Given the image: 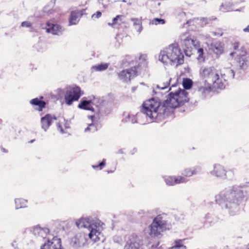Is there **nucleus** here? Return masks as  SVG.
<instances>
[{"mask_svg": "<svg viewBox=\"0 0 249 249\" xmlns=\"http://www.w3.org/2000/svg\"><path fill=\"white\" fill-rule=\"evenodd\" d=\"M226 73L221 71V78L218 72L213 67H202L199 71V76L206 83L212 84L213 87L219 89L225 88V84L222 81V79L226 81V74H231L234 76V73L232 70L225 69Z\"/></svg>", "mask_w": 249, "mask_h": 249, "instance_id": "obj_1", "label": "nucleus"}, {"mask_svg": "<svg viewBox=\"0 0 249 249\" xmlns=\"http://www.w3.org/2000/svg\"><path fill=\"white\" fill-rule=\"evenodd\" d=\"M159 57L163 64L177 66L183 63L184 56L178 45L173 43L161 51Z\"/></svg>", "mask_w": 249, "mask_h": 249, "instance_id": "obj_2", "label": "nucleus"}, {"mask_svg": "<svg viewBox=\"0 0 249 249\" xmlns=\"http://www.w3.org/2000/svg\"><path fill=\"white\" fill-rule=\"evenodd\" d=\"M243 196V191L239 187L233 186L231 188L228 189L222 192L216 197V201L219 204L226 203L227 207L228 203H236L238 198H241Z\"/></svg>", "mask_w": 249, "mask_h": 249, "instance_id": "obj_3", "label": "nucleus"}, {"mask_svg": "<svg viewBox=\"0 0 249 249\" xmlns=\"http://www.w3.org/2000/svg\"><path fill=\"white\" fill-rule=\"evenodd\" d=\"M188 92L184 89H179L175 93L171 92L164 102L163 106L167 108H176L188 101Z\"/></svg>", "mask_w": 249, "mask_h": 249, "instance_id": "obj_4", "label": "nucleus"}, {"mask_svg": "<svg viewBox=\"0 0 249 249\" xmlns=\"http://www.w3.org/2000/svg\"><path fill=\"white\" fill-rule=\"evenodd\" d=\"M149 234L152 237H158L161 232L169 229L167 227L166 221L160 215H158L153 219L152 223L149 226Z\"/></svg>", "mask_w": 249, "mask_h": 249, "instance_id": "obj_5", "label": "nucleus"}, {"mask_svg": "<svg viewBox=\"0 0 249 249\" xmlns=\"http://www.w3.org/2000/svg\"><path fill=\"white\" fill-rule=\"evenodd\" d=\"M160 102L151 99L143 103L142 111L150 119H156L160 113Z\"/></svg>", "mask_w": 249, "mask_h": 249, "instance_id": "obj_6", "label": "nucleus"}, {"mask_svg": "<svg viewBox=\"0 0 249 249\" xmlns=\"http://www.w3.org/2000/svg\"><path fill=\"white\" fill-rule=\"evenodd\" d=\"M103 225V223L101 221L97 220L94 225H93L92 228L89 230V237L93 242H96L101 239Z\"/></svg>", "mask_w": 249, "mask_h": 249, "instance_id": "obj_7", "label": "nucleus"}, {"mask_svg": "<svg viewBox=\"0 0 249 249\" xmlns=\"http://www.w3.org/2000/svg\"><path fill=\"white\" fill-rule=\"evenodd\" d=\"M81 95L80 88L76 86L70 88L65 96L66 103L71 105L73 101H77Z\"/></svg>", "mask_w": 249, "mask_h": 249, "instance_id": "obj_8", "label": "nucleus"}, {"mask_svg": "<svg viewBox=\"0 0 249 249\" xmlns=\"http://www.w3.org/2000/svg\"><path fill=\"white\" fill-rule=\"evenodd\" d=\"M180 39L182 46L190 51L192 50L193 47L196 49L198 45V42L187 33L182 35Z\"/></svg>", "mask_w": 249, "mask_h": 249, "instance_id": "obj_9", "label": "nucleus"}, {"mask_svg": "<svg viewBox=\"0 0 249 249\" xmlns=\"http://www.w3.org/2000/svg\"><path fill=\"white\" fill-rule=\"evenodd\" d=\"M124 249H142L141 241L136 235H131L124 246Z\"/></svg>", "mask_w": 249, "mask_h": 249, "instance_id": "obj_10", "label": "nucleus"}, {"mask_svg": "<svg viewBox=\"0 0 249 249\" xmlns=\"http://www.w3.org/2000/svg\"><path fill=\"white\" fill-rule=\"evenodd\" d=\"M137 71L135 67L127 70L122 71L118 74L120 80L124 82H127L130 80L131 78L135 76Z\"/></svg>", "mask_w": 249, "mask_h": 249, "instance_id": "obj_11", "label": "nucleus"}, {"mask_svg": "<svg viewBox=\"0 0 249 249\" xmlns=\"http://www.w3.org/2000/svg\"><path fill=\"white\" fill-rule=\"evenodd\" d=\"M96 220H91L89 218H82L76 222V225L78 228H85L89 230L94 225Z\"/></svg>", "mask_w": 249, "mask_h": 249, "instance_id": "obj_12", "label": "nucleus"}, {"mask_svg": "<svg viewBox=\"0 0 249 249\" xmlns=\"http://www.w3.org/2000/svg\"><path fill=\"white\" fill-rule=\"evenodd\" d=\"M41 249H62L60 239L53 238L52 241L45 243Z\"/></svg>", "mask_w": 249, "mask_h": 249, "instance_id": "obj_13", "label": "nucleus"}, {"mask_svg": "<svg viewBox=\"0 0 249 249\" xmlns=\"http://www.w3.org/2000/svg\"><path fill=\"white\" fill-rule=\"evenodd\" d=\"M45 29L47 33H51L55 35L61 34L63 31L60 26L57 24H50L49 23H47V27Z\"/></svg>", "mask_w": 249, "mask_h": 249, "instance_id": "obj_14", "label": "nucleus"}, {"mask_svg": "<svg viewBox=\"0 0 249 249\" xmlns=\"http://www.w3.org/2000/svg\"><path fill=\"white\" fill-rule=\"evenodd\" d=\"M55 120V117H53L50 114L46 115L44 117H42L41 119L42 128L45 131H46L53 122Z\"/></svg>", "mask_w": 249, "mask_h": 249, "instance_id": "obj_15", "label": "nucleus"}, {"mask_svg": "<svg viewBox=\"0 0 249 249\" xmlns=\"http://www.w3.org/2000/svg\"><path fill=\"white\" fill-rule=\"evenodd\" d=\"M95 105V98L94 96L88 100L82 101L79 104L78 107L80 108L86 110H93V106Z\"/></svg>", "mask_w": 249, "mask_h": 249, "instance_id": "obj_16", "label": "nucleus"}, {"mask_svg": "<svg viewBox=\"0 0 249 249\" xmlns=\"http://www.w3.org/2000/svg\"><path fill=\"white\" fill-rule=\"evenodd\" d=\"M166 183L168 185H174L176 184L186 182L187 179L182 177H167L165 178Z\"/></svg>", "mask_w": 249, "mask_h": 249, "instance_id": "obj_17", "label": "nucleus"}, {"mask_svg": "<svg viewBox=\"0 0 249 249\" xmlns=\"http://www.w3.org/2000/svg\"><path fill=\"white\" fill-rule=\"evenodd\" d=\"M82 12L79 11H72L69 18L70 25L76 24L79 20V18L82 15Z\"/></svg>", "mask_w": 249, "mask_h": 249, "instance_id": "obj_18", "label": "nucleus"}, {"mask_svg": "<svg viewBox=\"0 0 249 249\" xmlns=\"http://www.w3.org/2000/svg\"><path fill=\"white\" fill-rule=\"evenodd\" d=\"M49 230L48 228H41L38 226L35 227L33 231L35 235L40 236L43 238H45L49 233Z\"/></svg>", "mask_w": 249, "mask_h": 249, "instance_id": "obj_19", "label": "nucleus"}, {"mask_svg": "<svg viewBox=\"0 0 249 249\" xmlns=\"http://www.w3.org/2000/svg\"><path fill=\"white\" fill-rule=\"evenodd\" d=\"M223 43L219 42L212 44L210 48L213 52L216 54H221L223 52Z\"/></svg>", "mask_w": 249, "mask_h": 249, "instance_id": "obj_20", "label": "nucleus"}, {"mask_svg": "<svg viewBox=\"0 0 249 249\" xmlns=\"http://www.w3.org/2000/svg\"><path fill=\"white\" fill-rule=\"evenodd\" d=\"M217 177L223 178L226 176L225 170L220 165H215L212 173Z\"/></svg>", "mask_w": 249, "mask_h": 249, "instance_id": "obj_21", "label": "nucleus"}, {"mask_svg": "<svg viewBox=\"0 0 249 249\" xmlns=\"http://www.w3.org/2000/svg\"><path fill=\"white\" fill-rule=\"evenodd\" d=\"M171 80V77L169 76H166L161 80L159 84L156 85V88L160 89H168Z\"/></svg>", "mask_w": 249, "mask_h": 249, "instance_id": "obj_22", "label": "nucleus"}, {"mask_svg": "<svg viewBox=\"0 0 249 249\" xmlns=\"http://www.w3.org/2000/svg\"><path fill=\"white\" fill-rule=\"evenodd\" d=\"M124 17L123 15H117L115 18H114L112 20V22L111 23H108V25L109 26L114 27L116 25H120L122 23H124Z\"/></svg>", "mask_w": 249, "mask_h": 249, "instance_id": "obj_23", "label": "nucleus"}, {"mask_svg": "<svg viewBox=\"0 0 249 249\" xmlns=\"http://www.w3.org/2000/svg\"><path fill=\"white\" fill-rule=\"evenodd\" d=\"M212 84H207L205 87L201 86L198 88V92L203 96H205L207 93H209L211 90V86Z\"/></svg>", "mask_w": 249, "mask_h": 249, "instance_id": "obj_24", "label": "nucleus"}, {"mask_svg": "<svg viewBox=\"0 0 249 249\" xmlns=\"http://www.w3.org/2000/svg\"><path fill=\"white\" fill-rule=\"evenodd\" d=\"M30 103L32 105L38 106V110L41 111L42 108L45 107V103L43 101H40L37 98L34 99L30 101Z\"/></svg>", "mask_w": 249, "mask_h": 249, "instance_id": "obj_25", "label": "nucleus"}, {"mask_svg": "<svg viewBox=\"0 0 249 249\" xmlns=\"http://www.w3.org/2000/svg\"><path fill=\"white\" fill-rule=\"evenodd\" d=\"M131 21L133 22V25L138 26L137 31L140 33L142 29V19L138 18H132Z\"/></svg>", "mask_w": 249, "mask_h": 249, "instance_id": "obj_26", "label": "nucleus"}, {"mask_svg": "<svg viewBox=\"0 0 249 249\" xmlns=\"http://www.w3.org/2000/svg\"><path fill=\"white\" fill-rule=\"evenodd\" d=\"M74 240V242L79 246H83L85 244V239L82 235H76Z\"/></svg>", "mask_w": 249, "mask_h": 249, "instance_id": "obj_27", "label": "nucleus"}, {"mask_svg": "<svg viewBox=\"0 0 249 249\" xmlns=\"http://www.w3.org/2000/svg\"><path fill=\"white\" fill-rule=\"evenodd\" d=\"M108 67L107 63H102L92 67V69L96 71H102L106 70Z\"/></svg>", "mask_w": 249, "mask_h": 249, "instance_id": "obj_28", "label": "nucleus"}, {"mask_svg": "<svg viewBox=\"0 0 249 249\" xmlns=\"http://www.w3.org/2000/svg\"><path fill=\"white\" fill-rule=\"evenodd\" d=\"M182 84L185 89H188L192 87L193 82L191 79L186 78L183 80Z\"/></svg>", "mask_w": 249, "mask_h": 249, "instance_id": "obj_29", "label": "nucleus"}, {"mask_svg": "<svg viewBox=\"0 0 249 249\" xmlns=\"http://www.w3.org/2000/svg\"><path fill=\"white\" fill-rule=\"evenodd\" d=\"M26 201L22 199H16L15 200V203L17 209H19L24 206Z\"/></svg>", "mask_w": 249, "mask_h": 249, "instance_id": "obj_30", "label": "nucleus"}, {"mask_svg": "<svg viewBox=\"0 0 249 249\" xmlns=\"http://www.w3.org/2000/svg\"><path fill=\"white\" fill-rule=\"evenodd\" d=\"M151 23L155 25L163 24L165 23V20L163 19L155 18L151 21Z\"/></svg>", "mask_w": 249, "mask_h": 249, "instance_id": "obj_31", "label": "nucleus"}, {"mask_svg": "<svg viewBox=\"0 0 249 249\" xmlns=\"http://www.w3.org/2000/svg\"><path fill=\"white\" fill-rule=\"evenodd\" d=\"M197 53L198 54L197 59L199 60H203V50L202 48H199L197 50Z\"/></svg>", "mask_w": 249, "mask_h": 249, "instance_id": "obj_32", "label": "nucleus"}, {"mask_svg": "<svg viewBox=\"0 0 249 249\" xmlns=\"http://www.w3.org/2000/svg\"><path fill=\"white\" fill-rule=\"evenodd\" d=\"M196 173V172L194 170L191 171L189 169H187L185 170L184 175L185 176L190 177Z\"/></svg>", "mask_w": 249, "mask_h": 249, "instance_id": "obj_33", "label": "nucleus"}, {"mask_svg": "<svg viewBox=\"0 0 249 249\" xmlns=\"http://www.w3.org/2000/svg\"><path fill=\"white\" fill-rule=\"evenodd\" d=\"M139 59L141 61L143 62V65L146 66L147 63L146 62L147 61V56L145 54L141 55L140 56Z\"/></svg>", "mask_w": 249, "mask_h": 249, "instance_id": "obj_34", "label": "nucleus"}, {"mask_svg": "<svg viewBox=\"0 0 249 249\" xmlns=\"http://www.w3.org/2000/svg\"><path fill=\"white\" fill-rule=\"evenodd\" d=\"M227 178L229 179H231L233 178L234 172L232 170H230L227 172Z\"/></svg>", "mask_w": 249, "mask_h": 249, "instance_id": "obj_35", "label": "nucleus"}, {"mask_svg": "<svg viewBox=\"0 0 249 249\" xmlns=\"http://www.w3.org/2000/svg\"><path fill=\"white\" fill-rule=\"evenodd\" d=\"M171 249H186V247L182 245H178L172 247Z\"/></svg>", "mask_w": 249, "mask_h": 249, "instance_id": "obj_36", "label": "nucleus"}, {"mask_svg": "<svg viewBox=\"0 0 249 249\" xmlns=\"http://www.w3.org/2000/svg\"><path fill=\"white\" fill-rule=\"evenodd\" d=\"M101 15H102L101 12L100 11H97V12H96V13H95L92 15V18H100L101 16Z\"/></svg>", "mask_w": 249, "mask_h": 249, "instance_id": "obj_37", "label": "nucleus"}, {"mask_svg": "<svg viewBox=\"0 0 249 249\" xmlns=\"http://www.w3.org/2000/svg\"><path fill=\"white\" fill-rule=\"evenodd\" d=\"M22 27H30L31 26V23L27 21L22 22L21 23Z\"/></svg>", "mask_w": 249, "mask_h": 249, "instance_id": "obj_38", "label": "nucleus"}, {"mask_svg": "<svg viewBox=\"0 0 249 249\" xmlns=\"http://www.w3.org/2000/svg\"><path fill=\"white\" fill-rule=\"evenodd\" d=\"M57 126L58 129L60 131V132L61 133H64L65 132V131L62 129L61 126L60 125V124H57Z\"/></svg>", "mask_w": 249, "mask_h": 249, "instance_id": "obj_39", "label": "nucleus"}, {"mask_svg": "<svg viewBox=\"0 0 249 249\" xmlns=\"http://www.w3.org/2000/svg\"><path fill=\"white\" fill-rule=\"evenodd\" d=\"M233 47L234 49L236 50L239 47V43L238 42H234L233 44Z\"/></svg>", "mask_w": 249, "mask_h": 249, "instance_id": "obj_40", "label": "nucleus"}, {"mask_svg": "<svg viewBox=\"0 0 249 249\" xmlns=\"http://www.w3.org/2000/svg\"><path fill=\"white\" fill-rule=\"evenodd\" d=\"M91 127H94V125L92 124H90L89 125V127H88L87 128L85 129V131L86 132L88 130H89Z\"/></svg>", "mask_w": 249, "mask_h": 249, "instance_id": "obj_41", "label": "nucleus"}, {"mask_svg": "<svg viewBox=\"0 0 249 249\" xmlns=\"http://www.w3.org/2000/svg\"><path fill=\"white\" fill-rule=\"evenodd\" d=\"M131 122L132 123H135L137 122L136 119V117L135 116H133L132 117V120H131Z\"/></svg>", "mask_w": 249, "mask_h": 249, "instance_id": "obj_42", "label": "nucleus"}, {"mask_svg": "<svg viewBox=\"0 0 249 249\" xmlns=\"http://www.w3.org/2000/svg\"><path fill=\"white\" fill-rule=\"evenodd\" d=\"M245 32H249V25L243 29Z\"/></svg>", "mask_w": 249, "mask_h": 249, "instance_id": "obj_43", "label": "nucleus"}, {"mask_svg": "<svg viewBox=\"0 0 249 249\" xmlns=\"http://www.w3.org/2000/svg\"><path fill=\"white\" fill-rule=\"evenodd\" d=\"M105 165V161L103 160L101 163H100V164L98 165V166H104ZM96 167H98V166H97Z\"/></svg>", "mask_w": 249, "mask_h": 249, "instance_id": "obj_44", "label": "nucleus"}, {"mask_svg": "<svg viewBox=\"0 0 249 249\" xmlns=\"http://www.w3.org/2000/svg\"><path fill=\"white\" fill-rule=\"evenodd\" d=\"M2 151H3V152H6V151L5 150V149H4V148L2 149Z\"/></svg>", "mask_w": 249, "mask_h": 249, "instance_id": "obj_45", "label": "nucleus"}, {"mask_svg": "<svg viewBox=\"0 0 249 249\" xmlns=\"http://www.w3.org/2000/svg\"><path fill=\"white\" fill-rule=\"evenodd\" d=\"M233 54H234V53H230V55H231V56H232Z\"/></svg>", "mask_w": 249, "mask_h": 249, "instance_id": "obj_46", "label": "nucleus"}, {"mask_svg": "<svg viewBox=\"0 0 249 249\" xmlns=\"http://www.w3.org/2000/svg\"><path fill=\"white\" fill-rule=\"evenodd\" d=\"M245 53H246V52H244V53H243V54H242V56H244V55H245Z\"/></svg>", "mask_w": 249, "mask_h": 249, "instance_id": "obj_47", "label": "nucleus"}, {"mask_svg": "<svg viewBox=\"0 0 249 249\" xmlns=\"http://www.w3.org/2000/svg\"><path fill=\"white\" fill-rule=\"evenodd\" d=\"M231 204V203H230V204L228 203V206H227V207H228V205H229V207H231V205H230V204Z\"/></svg>", "mask_w": 249, "mask_h": 249, "instance_id": "obj_48", "label": "nucleus"}, {"mask_svg": "<svg viewBox=\"0 0 249 249\" xmlns=\"http://www.w3.org/2000/svg\"><path fill=\"white\" fill-rule=\"evenodd\" d=\"M171 90V88H169L168 89V91Z\"/></svg>", "mask_w": 249, "mask_h": 249, "instance_id": "obj_49", "label": "nucleus"}, {"mask_svg": "<svg viewBox=\"0 0 249 249\" xmlns=\"http://www.w3.org/2000/svg\"><path fill=\"white\" fill-rule=\"evenodd\" d=\"M219 35H220V36H222V33H220V34H219Z\"/></svg>", "mask_w": 249, "mask_h": 249, "instance_id": "obj_50", "label": "nucleus"}, {"mask_svg": "<svg viewBox=\"0 0 249 249\" xmlns=\"http://www.w3.org/2000/svg\"><path fill=\"white\" fill-rule=\"evenodd\" d=\"M90 117H91V119H92L93 116H90Z\"/></svg>", "mask_w": 249, "mask_h": 249, "instance_id": "obj_51", "label": "nucleus"}]
</instances>
